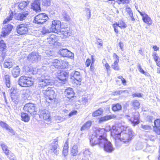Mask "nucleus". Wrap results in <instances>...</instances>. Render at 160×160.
Segmentation results:
<instances>
[{
  "mask_svg": "<svg viewBox=\"0 0 160 160\" xmlns=\"http://www.w3.org/2000/svg\"><path fill=\"white\" fill-rule=\"evenodd\" d=\"M105 134L104 129H97L91 136L90 144L92 146L98 145L100 147L102 148L106 152L111 153L114 150V148L111 143L106 138Z\"/></svg>",
  "mask_w": 160,
  "mask_h": 160,
  "instance_id": "nucleus-1",
  "label": "nucleus"
},
{
  "mask_svg": "<svg viewBox=\"0 0 160 160\" xmlns=\"http://www.w3.org/2000/svg\"><path fill=\"white\" fill-rule=\"evenodd\" d=\"M18 83L22 87H28L31 86L33 84V81L32 78L25 76H22L18 81Z\"/></svg>",
  "mask_w": 160,
  "mask_h": 160,
  "instance_id": "nucleus-2",
  "label": "nucleus"
},
{
  "mask_svg": "<svg viewBox=\"0 0 160 160\" xmlns=\"http://www.w3.org/2000/svg\"><path fill=\"white\" fill-rule=\"evenodd\" d=\"M48 19L47 15L45 13H41L37 15L33 21L34 23L36 24H42Z\"/></svg>",
  "mask_w": 160,
  "mask_h": 160,
  "instance_id": "nucleus-3",
  "label": "nucleus"
},
{
  "mask_svg": "<svg viewBox=\"0 0 160 160\" xmlns=\"http://www.w3.org/2000/svg\"><path fill=\"white\" fill-rule=\"evenodd\" d=\"M49 149L51 153H53L57 155L59 153V148L58 145V139L56 138L54 139L50 145Z\"/></svg>",
  "mask_w": 160,
  "mask_h": 160,
  "instance_id": "nucleus-4",
  "label": "nucleus"
},
{
  "mask_svg": "<svg viewBox=\"0 0 160 160\" xmlns=\"http://www.w3.org/2000/svg\"><path fill=\"white\" fill-rule=\"evenodd\" d=\"M30 24L28 23H22L18 25L17 28V33L19 34H27L28 32Z\"/></svg>",
  "mask_w": 160,
  "mask_h": 160,
  "instance_id": "nucleus-5",
  "label": "nucleus"
},
{
  "mask_svg": "<svg viewBox=\"0 0 160 160\" xmlns=\"http://www.w3.org/2000/svg\"><path fill=\"white\" fill-rule=\"evenodd\" d=\"M42 92L46 96L47 99H48L51 100L55 98L56 95L53 89L51 88H48L46 90H42Z\"/></svg>",
  "mask_w": 160,
  "mask_h": 160,
  "instance_id": "nucleus-6",
  "label": "nucleus"
},
{
  "mask_svg": "<svg viewBox=\"0 0 160 160\" xmlns=\"http://www.w3.org/2000/svg\"><path fill=\"white\" fill-rule=\"evenodd\" d=\"M23 109L24 111L30 113L31 115H34L36 113L35 107L32 103H29L24 105Z\"/></svg>",
  "mask_w": 160,
  "mask_h": 160,
  "instance_id": "nucleus-7",
  "label": "nucleus"
},
{
  "mask_svg": "<svg viewBox=\"0 0 160 160\" xmlns=\"http://www.w3.org/2000/svg\"><path fill=\"white\" fill-rule=\"evenodd\" d=\"M61 22L58 20H56L52 22L51 26L50 28V32L57 33L60 30Z\"/></svg>",
  "mask_w": 160,
  "mask_h": 160,
  "instance_id": "nucleus-8",
  "label": "nucleus"
},
{
  "mask_svg": "<svg viewBox=\"0 0 160 160\" xmlns=\"http://www.w3.org/2000/svg\"><path fill=\"white\" fill-rule=\"evenodd\" d=\"M58 53L64 57H67L71 59L74 58V54L66 48L61 49L59 51Z\"/></svg>",
  "mask_w": 160,
  "mask_h": 160,
  "instance_id": "nucleus-9",
  "label": "nucleus"
},
{
  "mask_svg": "<svg viewBox=\"0 0 160 160\" xmlns=\"http://www.w3.org/2000/svg\"><path fill=\"white\" fill-rule=\"evenodd\" d=\"M71 78L77 84L81 82L82 81L81 76L80 72L78 71H73L70 74Z\"/></svg>",
  "mask_w": 160,
  "mask_h": 160,
  "instance_id": "nucleus-10",
  "label": "nucleus"
},
{
  "mask_svg": "<svg viewBox=\"0 0 160 160\" xmlns=\"http://www.w3.org/2000/svg\"><path fill=\"white\" fill-rule=\"evenodd\" d=\"M121 134V137H120V138H119L118 140H119L125 143L128 142L129 141L131 140L133 136L132 131L129 132V133H122Z\"/></svg>",
  "mask_w": 160,
  "mask_h": 160,
  "instance_id": "nucleus-11",
  "label": "nucleus"
},
{
  "mask_svg": "<svg viewBox=\"0 0 160 160\" xmlns=\"http://www.w3.org/2000/svg\"><path fill=\"white\" fill-rule=\"evenodd\" d=\"M13 28V26L11 24H9L5 25L2 28L1 36L5 37L8 35Z\"/></svg>",
  "mask_w": 160,
  "mask_h": 160,
  "instance_id": "nucleus-12",
  "label": "nucleus"
},
{
  "mask_svg": "<svg viewBox=\"0 0 160 160\" xmlns=\"http://www.w3.org/2000/svg\"><path fill=\"white\" fill-rule=\"evenodd\" d=\"M64 61L60 59L53 60L51 63L52 66H54L55 68H65L66 67L64 66Z\"/></svg>",
  "mask_w": 160,
  "mask_h": 160,
  "instance_id": "nucleus-13",
  "label": "nucleus"
},
{
  "mask_svg": "<svg viewBox=\"0 0 160 160\" xmlns=\"http://www.w3.org/2000/svg\"><path fill=\"white\" fill-rule=\"evenodd\" d=\"M30 12L27 11L16 14L14 18L18 20L23 21L25 20L28 16Z\"/></svg>",
  "mask_w": 160,
  "mask_h": 160,
  "instance_id": "nucleus-14",
  "label": "nucleus"
},
{
  "mask_svg": "<svg viewBox=\"0 0 160 160\" xmlns=\"http://www.w3.org/2000/svg\"><path fill=\"white\" fill-rule=\"evenodd\" d=\"M58 38L54 35H52L49 38H47V42L51 45H60L61 43L58 42Z\"/></svg>",
  "mask_w": 160,
  "mask_h": 160,
  "instance_id": "nucleus-15",
  "label": "nucleus"
},
{
  "mask_svg": "<svg viewBox=\"0 0 160 160\" xmlns=\"http://www.w3.org/2000/svg\"><path fill=\"white\" fill-rule=\"evenodd\" d=\"M40 58L37 52H32L29 54L27 57V60L31 62H37Z\"/></svg>",
  "mask_w": 160,
  "mask_h": 160,
  "instance_id": "nucleus-16",
  "label": "nucleus"
},
{
  "mask_svg": "<svg viewBox=\"0 0 160 160\" xmlns=\"http://www.w3.org/2000/svg\"><path fill=\"white\" fill-rule=\"evenodd\" d=\"M68 73L65 71L61 72L58 77V82L60 83H65L67 78L68 77Z\"/></svg>",
  "mask_w": 160,
  "mask_h": 160,
  "instance_id": "nucleus-17",
  "label": "nucleus"
},
{
  "mask_svg": "<svg viewBox=\"0 0 160 160\" xmlns=\"http://www.w3.org/2000/svg\"><path fill=\"white\" fill-rule=\"evenodd\" d=\"M31 8L36 12L40 11V0H34L31 4Z\"/></svg>",
  "mask_w": 160,
  "mask_h": 160,
  "instance_id": "nucleus-18",
  "label": "nucleus"
},
{
  "mask_svg": "<svg viewBox=\"0 0 160 160\" xmlns=\"http://www.w3.org/2000/svg\"><path fill=\"white\" fill-rule=\"evenodd\" d=\"M39 115L40 118L45 120H47L50 118V113L49 111L45 109H41L39 110Z\"/></svg>",
  "mask_w": 160,
  "mask_h": 160,
  "instance_id": "nucleus-19",
  "label": "nucleus"
},
{
  "mask_svg": "<svg viewBox=\"0 0 160 160\" xmlns=\"http://www.w3.org/2000/svg\"><path fill=\"white\" fill-rule=\"evenodd\" d=\"M21 70L18 66L14 67L11 71L12 76L16 78L20 75Z\"/></svg>",
  "mask_w": 160,
  "mask_h": 160,
  "instance_id": "nucleus-20",
  "label": "nucleus"
},
{
  "mask_svg": "<svg viewBox=\"0 0 160 160\" xmlns=\"http://www.w3.org/2000/svg\"><path fill=\"white\" fill-rule=\"evenodd\" d=\"M91 152L88 149H85L82 151V160H89Z\"/></svg>",
  "mask_w": 160,
  "mask_h": 160,
  "instance_id": "nucleus-21",
  "label": "nucleus"
},
{
  "mask_svg": "<svg viewBox=\"0 0 160 160\" xmlns=\"http://www.w3.org/2000/svg\"><path fill=\"white\" fill-rule=\"evenodd\" d=\"M139 114L138 112H135L133 117L130 119V121L133 124V126L138 124L139 123Z\"/></svg>",
  "mask_w": 160,
  "mask_h": 160,
  "instance_id": "nucleus-22",
  "label": "nucleus"
},
{
  "mask_svg": "<svg viewBox=\"0 0 160 160\" xmlns=\"http://www.w3.org/2000/svg\"><path fill=\"white\" fill-rule=\"evenodd\" d=\"M116 117V116L114 115H108L101 117L99 119L98 123H101L111 119L115 118Z\"/></svg>",
  "mask_w": 160,
  "mask_h": 160,
  "instance_id": "nucleus-23",
  "label": "nucleus"
},
{
  "mask_svg": "<svg viewBox=\"0 0 160 160\" xmlns=\"http://www.w3.org/2000/svg\"><path fill=\"white\" fill-rule=\"evenodd\" d=\"M64 94L66 97L70 99L73 98L75 94L72 88H68L66 89L65 91Z\"/></svg>",
  "mask_w": 160,
  "mask_h": 160,
  "instance_id": "nucleus-24",
  "label": "nucleus"
},
{
  "mask_svg": "<svg viewBox=\"0 0 160 160\" xmlns=\"http://www.w3.org/2000/svg\"><path fill=\"white\" fill-rule=\"evenodd\" d=\"M10 78V76L8 74L5 75L3 78L4 82L7 87L8 88H9L11 87V82Z\"/></svg>",
  "mask_w": 160,
  "mask_h": 160,
  "instance_id": "nucleus-25",
  "label": "nucleus"
},
{
  "mask_svg": "<svg viewBox=\"0 0 160 160\" xmlns=\"http://www.w3.org/2000/svg\"><path fill=\"white\" fill-rule=\"evenodd\" d=\"M38 87L39 89H41L44 88L46 87L49 85L48 83V82H45L42 80L41 78L38 79Z\"/></svg>",
  "mask_w": 160,
  "mask_h": 160,
  "instance_id": "nucleus-26",
  "label": "nucleus"
},
{
  "mask_svg": "<svg viewBox=\"0 0 160 160\" xmlns=\"http://www.w3.org/2000/svg\"><path fill=\"white\" fill-rule=\"evenodd\" d=\"M0 126L3 128H5L12 133L13 132V130L6 123L2 121H0Z\"/></svg>",
  "mask_w": 160,
  "mask_h": 160,
  "instance_id": "nucleus-27",
  "label": "nucleus"
},
{
  "mask_svg": "<svg viewBox=\"0 0 160 160\" xmlns=\"http://www.w3.org/2000/svg\"><path fill=\"white\" fill-rule=\"evenodd\" d=\"M122 132V130L120 128H118L117 131L115 132H112V136L113 137L115 140H118L120 137H121V135Z\"/></svg>",
  "mask_w": 160,
  "mask_h": 160,
  "instance_id": "nucleus-28",
  "label": "nucleus"
},
{
  "mask_svg": "<svg viewBox=\"0 0 160 160\" xmlns=\"http://www.w3.org/2000/svg\"><path fill=\"white\" fill-rule=\"evenodd\" d=\"M92 124L91 121H88L85 123L81 127L80 130L82 131L88 130L90 128Z\"/></svg>",
  "mask_w": 160,
  "mask_h": 160,
  "instance_id": "nucleus-29",
  "label": "nucleus"
},
{
  "mask_svg": "<svg viewBox=\"0 0 160 160\" xmlns=\"http://www.w3.org/2000/svg\"><path fill=\"white\" fill-rule=\"evenodd\" d=\"M3 65L5 68H10L12 66L13 64L11 60L8 59L5 60Z\"/></svg>",
  "mask_w": 160,
  "mask_h": 160,
  "instance_id": "nucleus-30",
  "label": "nucleus"
},
{
  "mask_svg": "<svg viewBox=\"0 0 160 160\" xmlns=\"http://www.w3.org/2000/svg\"><path fill=\"white\" fill-rule=\"evenodd\" d=\"M22 120L25 122H28L30 120V117L28 114L26 113L22 112L21 113Z\"/></svg>",
  "mask_w": 160,
  "mask_h": 160,
  "instance_id": "nucleus-31",
  "label": "nucleus"
},
{
  "mask_svg": "<svg viewBox=\"0 0 160 160\" xmlns=\"http://www.w3.org/2000/svg\"><path fill=\"white\" fill-rule=\"evenodd\" d=\"M12 101L15 104H17L19 101V95L12 94L11 96Z\"/></svg>",
  "mask_w": 160,
  "mask_h": 160,
  "instance_id": "nucleus-32",
  "label": "nucleus"
},
{
  "mask_svg": "<svg viewBox=\"0 0 160 160\" xmlns=\"http://www.w3.org/2000/svg\"><path fill=\"white\" fill-rule=\"evenodd\" d=\"M126 12H127L128 14L129 15L130 17H131V20L132 21H134L135 18H134L133 16V13L130 8L127 5L126 6Z\"/></svg>",
  "mask_w": 160,
  "mask_h": 160,
  "instance_id": "nucleus-33",
  "label": "nucleus"
},
{
  "mask_svg": "<svg viewBox=\"0 0 160 160\" xmlns=\"http://www.w3.org/2000/svg\"><path fill=\"white\" fill-rule=\"evenodd\" d=\"M142 19L144 22L148 25H150L151 24V19L147 14L145 15V17H143Z\"/></svg>",
  "mask_w": 160,
  "mask_h": 160,
  "instance_id": "nucleus-34",
  "label": "nucleus"
},
{
  "mask_svg": "<svg viewBox=\"0 0 160 160\" xmlns=\"http://www.w3.org/2000/svg\"><path fill=\"white\" fill-rule=\"evenodd\" d=\"M29 2H30L28 1L21 2L19 3L18 5V7L20 9L23 10L27 5L29 4Z\"/></svg>",
  "mask_w": 160,
  "mask_h": 160,
  "instance_id": "nucleus-35",
  "label": "nucleus"
},
{
  "mask_svg": "<svg viewBox=\"0 0 160 160\" xmlns=\"http://www.w3.org/2000/svg\"><path fill=\"white\" fill-rule=\"evenodd\" d=\"M78 152V147L77 145H74L72 148L71 153L72 155L75 156L77 155Z\"/></svg>",
  "mask_w": 160,
  "mask_h": 160,
  "instance_id": "nucleus-36",
  "label": "nucleus"
},
{
  "mask_svg": "<svg viewBox=\"0 0 160 160\" xmlns=\"http://www.w3.org/2000/svg\"><path fill=\"white\" fill-rule=\"evenodd\" d=\"M119 62V60H116L114 63L111 65L112 68L115 70H118L119 69V67L118 64Z\"/></svg>",
  "mask_w": 160,
  "mask_h": 160,
  "instance_id": "nucleus-37",
  "label": "nucleus"
},
{
  "mask_svg": "<svg viewBox=\"0 0 160 160\" xmlns=\"http://www.w3.org/2000/svg\"><path fill=\"white\" fill-rule=\"evenodd\" d=\"M122 108L121 105L119 103L113 105L112 107V109L114 111H119Z\"/></svg>",
  "mask_w": 160,
  "mask_h": 160,
  "instance_id": "nucleus-38",
  "label": "nucleus"
},
{
  "mask_svg": "<svg viewBox=\"0 0 160 160\" xmlns=\"http://www.w3.org/2000/svg\"><path fill=\"white\" fill-rule=\"evenodd\" d=\"M59 31L61 32L62 34L66 37H68L70 35V33L67 28H60V30Z\"/></svg>",
  "mask_w": 160,
  "mask_h": 160,
  "instance_id": "nucleus-39",
  "label": "nucleus"
},
{
  "mask_svg": "<svg viewBox=\"0 0 160 160\" xmlns=\"http://www.w3.org/2000/svg\"><path fill=\"white\" fill-rule=\"evenodd\" d=\"M103 109L101 108L93 112L92 116L93 117L101 115L103 112Z\"/></svg>",
  "mask_w": 160,
  "mask_h": 160,
  "instance_id": "nucleus-40",
  "label": "nucleus"
},
{
  "mask_svg": "<svg viewBox=\"0 0 160 160\" xmlns=\"http://www.w3.org/2000/svg\"><path fill=\"white\" fill-rule=\"evenodd\" d=\"M41 79L45 82H48V83L50 84L51 80L49 76L43 74L42 76Z\"/></svg>",
  "mask_w": 160,
  "mask_h": 160,
  "instance_id": "nucleus-41",
  "label": "nucleus"
},
{
  "mask_svg": "<svg viewBox=\"0 0 160 160\" xmlns=\"http://www.w3.org/2000/svg\"><path fill=\"white\" fill-rule=\"evenodd\" d=\"M141 128L142 130L144 131H148L152 129V127L150 125H148L142 124Z\"/></svg>",
  "mask_w": 160,
  "mask_h": 160,
  "instance_id": "nucleus-42",
  "label": "nucleus"
},
{
  "mask_svg": "<svg viewBox=\"0 0 160 160\" xmlns=\"http://www.w3.org/2000/svg\"><path fill=\"white\" fill-rule=\"evenodd\" d=\"M118 128H119L118 127H117L115 125L112 126L111 128L110 126H108L106 128L107 130L108 129L109 130L111 131V136H112V132H115L117 131Z\"/></svg>",
  "mask_w": 160,
  "mask_h": 160,
  "instance_id": "nucleus-43",
  "label": "nucleus"
},
{
  "mask_svg": "<svg viewBox=\"0 0 160 160\" xmlns=\"http://www.w3.org/2000/svg\"><path fill=\"white\" fill-rule=\"evenodd\" d=\"M6 155L10 160H16L14 157V154L10 151H9L8 153H7V154H6Z\"/></svg>",
  "mask_w": 160,
  "mask_h": 160,
  "instance_id": "nucleus-44",
  "label": "nucleus"
},
{
  "mask_svg": "<svg viewBox=\"0 0 160 160\" xmlns=\"http://www.w3.org/2000/svg\"><path fill=\"white\" fill-rule=\"evenodd\" d=\"M1 147L5 154H7V153H8V152L10 151L8 149V146L6 145L4 143H3L1 144Z\"/></svg>",
  "mask_w": 160,
  "mask_h": 160,
  "instance_id": "nucleus-45",
  "label": "nucleus"
},
{
  "mask_svg": "<svg viewBox=\"0 0 160 160\" xmlns=\"http://www.w3.org/2000/svg\"><path fill=\"white\" fill-rule=\"evenodd\" d=\"M13 13L12 12L9 15L6 19L4 20L3 22V24H5L7 22H9L11 20H12L13 18Z\"/></svg>",
  "mask_w": 160,
  "mask_h": 160,
  "instance_id": "nucleus-46",
  "label": "nucleus"
},
{
  "mask_svg": "<svg viewBox=\"0 0 160 160\" xmlns=\"http://www.w3.org/2000/svg\"><path fill=\"white\" fill-rule=\"evenodd\" d=\"M6 48V44L3 40L0 41V51H2Z\"/></svg>",
  "mask_w": 160,
  "mask_h": 160,
  "instance_id": "nucleus-47",
  "label": "nucleus"
},
{
  "mask_svg": "<svg viewBox=\"0 0 160 160\" xmlns=\"http://www.w3.org/2000/svg\"><path fill=\"white\" fill-rule=\"evenodd\" d=\"M88 101V97L84 96L82 98L81 102L83 104L85 105Z\"/></svg>",
  "mask_w": 160,
  "mask_h": 160,
  "instance_id": "nucleus-48",
  "label": "nucleus"
},
{
  "mask_svg": "<svg viewBox=\"0 0 160 160\" xmlns=\"http://www.w3.org/2000/svg\"><path fill=\"white\" fill-rule=\"evenodd\" d=\"M117 24L118 26L121 28H124L127 27V25L123 21H119Z\"/></svg>",
  "mask_w": 160,
  "mask_h": 160,
  "instance_id": "nucleus-49",
  "label": "nucleus"
},
{
  "mask_svg": "<svg viewBox=\"0 0 160 160\" xmlns=\"http://www.w3.org/2000/svg\"><path fill=\"white\" fill-rule=\"evenodd\" d=\"M42 4L45 6H49L50 5L51 1L50 0H42Z\"/></svg>",
  "mask_w": 160,
  "mask_h": 160,
  "instance_id": "nucleus-50",
  "label": "nucleus"
},
{
  "mask_svg": "<svg viewBox=\"0 0 160 160\" xmlns=\"http://www.w3.org/2000/svg\"><path fill=\"white\" fill-rule=\"evenodd\" d=\"M16 88L14 86L12 87L10 90V95L11 96L12 94H16Z\"/></svg>",
  "mask_w": 160,
  "mask_h": 160,
  "instance_id": "nucleus-51",
  "label": "nucleus"
},
{
  "mask_svg": "<svg viewBox=\"0 0 160 160\" xmlns=\"http://www.w3.org/2000/svg\"><path fill=\"white\" fill-rule=\"evenodd\" d=\"M102 43L103 42L102 39H100L99 38H97L96 44L99 46L98 48H100L102 47Z\"/></svg>",
  "mask_w": 160,
  "mask_h": 160,
  "instance_id": "nucleus-52",
  "label": "nucleus"
},
{
  "mask_svg": "<svg viewBox=\"0 0 160 160\" xmlns=\"http://www.w3.org/2000/svg\"><path fill=\"white\" fill-rule=\"evenodd\" d=\"M41 32L43 34H45L47 33H49L50 31V30H48L45 28V27H43L42 28L41 31Z\"/></svg>",
  "mask_w": 160,
  "mask_h": 160,
  "instance_id": "nucleus-53",
  "label": "nucleus"
},
{
  "mask_svg": "<svg viewBox=\"0 0 160 160\" xmlns=\"http://www.w3.org/2000/svg\"><path fill=\"white\" fill-rule=\"evenodd\" d=\"M86 16L88 19H89L91 17V14L89 8H87L86 9Z\"/></svg>",
  "mask_w": 160,
  "mask_h": 160,
  "instance_id": "nucleus-54",
  "label": "nucleus"
},
{
  "mask_svg": "<svg viewBox=\"0 0 160 160\" xmlns=\"http://www.w3.org/2000/svg\"><path fill=\"white\" fill-rule=\"evenodd\" d=\"M63 17L64 18L65 20L67 21H68L69 20V16L66 13V12H63L62 13Z\"/></svg>",
  "mask_w": 160,
  "mask_h": 160,
  "instance_id": "nucleus-55",
  "label": "nucleus"
},
{
  "mask_svg": "<svg viewBox=\"0 0 160 160\" xmlns=\"http://www.w3.org/2000/svg\"><path fill=\"white\" fill-rule=\"evenodd\" d=\"M154 125L156 128L160 127V119H157L155 120L154 122Z\"/></svg>",
  "mask_w": 160,
  "mask_h": 160,
  "instance_id": "nucleus-56",
  "label": "nucleus"
},
{
  "mask_svg": "<svg viewBox=\"0 0 160 160\" xmlns=\"http://www.w3.org/2000/svg\"><path fill=\"white\" fill-rule=\"evenodd\" d=\"M132 105L133 107L137 108L140 105V103L138 101L135 100L133 101Z\"/></svg>",
  "mask_w": 160,
  "mask_h": 160,
  "instance_id": "nucleus-57",
  "label": "nucleus"
},
{
  "mask_svg": "<svg viewBox=\"0 0 160 160\" xmlns=\"http://www.w3.org/2000/svg\"><path fill=\"white\" fill-rule=\"evenodd\" d=\"M113 27L114 28V31L116 33H118V28L119 27L117 23H114L113 24Z\"/></svg>",
  "mask_w": 160,
  "mask_h": 160,
  "instance_id": "nucleus-58",
  "label": "nucleus"
},
{
  "mask_svg": "<svg viewBox=\"0 0 160 160\" xmlns=\"http://www.w3.org/2000/svg\"><path fill=\"white\" fill-rule=\"evenodd\" d=\"M152 56L153 57L155 61H158V60H160V58H159L158 56L157 55V54L155 53H153L152 54Z\"/></svg>",
  "mask_w": 160,
  "mask_h": 160,
  "instance_id": "nucleus-59",
  "label": "nucleus"
},
{
  "mask_svg": "<svg viewBox=\"0 0 160 160\" xmlns=\"http://www.w3.org/2000/svg\"><path fill=\"white\" fill-rule=\"evenodd\" d=\"M153 119V117L152 116H148L146 118L147 121L149 122H152Z\"/></svg>",
  "mask_w": 160,
  "mask_h": 160,
  "instance_id": "nucleus-60",
  "label": "nucleus"
},
{
  "mask_svg": "<svg viewBox=\"0 0 160 160\" xmlns=\"http://www.w3.org/2000/svg\"><path fill=\"white\" fill-rule=\"evenodd\" d=\"M91 63V60L89 59L88 58L86 60V61L85 64L86 66L87 67H88L90 65V64Z\"/></svg>",
  "mask_w": 160,
  "mask_h": 160,
  "instance_id": "nucleus-61",
  "label": "nucleus"
},
{
  "mask_svg": "<svg viewBox=\"0 0 160 160\" xmlns=\"http://www.w3.org/2000/svg\"><path fill=\"white\" fill-rule=\"evenodd\" d=\"M136 9L137 10V11L139 13L140 15L142 16V18H143V17H145V15H147V14H146L144 12H141L140 11H139L138 10V9L136 8Z\"/></svg>",
  "mask_w": 160,
  "mask_h": 160,
  "instance_id": "nucleus-62",
  "label": "nucleus"
},
{
  "mask_svg": "<svg viewBox=\"0 0 160 160\" xmlns=\"http://www.w3.org/2000/svg\"><path fill=\"white\" fill-rule=\"evenodd\" d=\"M77 113V111L74 110L71 112L69 114V116L71 117L73 115H76Z\"/></svg>",
  "mask_w": 160,
  "mask_h": 160,
  "instance_id": "nucleus-63",
  "label": "nucleus"
},
{
  "mask_svg": "<svg viewBox=\"0 0 160 160\" xmlns=\"http://www.w3.org/2000/svg\"><path fill=\"white\" fill-rule=\"evenodd\" d=\"M138 68L140 72L142 74L144 73L145 71L142 68L140 64L138 65Z\"/></svg>",
  "mask_w": 160,
  "mask_h": 160,
  "instance_id": "nucleus-64",
  "label": "nucleus"
}]
</instances>
